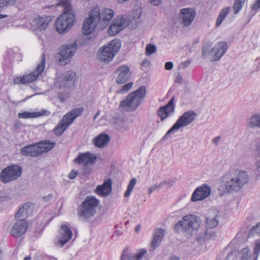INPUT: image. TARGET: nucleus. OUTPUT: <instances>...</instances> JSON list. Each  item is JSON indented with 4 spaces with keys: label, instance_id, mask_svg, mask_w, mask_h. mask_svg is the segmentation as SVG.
Listing matches in <instances>:
<instances>
[{
    "label": "nucleus",
    "instance_id": "1",
    "mask_svg": "<svg viewBox=\"0 0 260 260\" xmlns=\"http://www.w3.org/2000/svg\"><path fill=\"white\" fill-rule=\"evenodd\" d=\"M114 16V11L109 8L101 10L95 7L90 12L89 17L85 19L82 26V31L84 35L90 34L96 27L100 29L106 28Z\"/></svg>",
    "mask_w": 260,
    "mask_h": 260
},
{
    "label": "nucleus",
    "instance_id": "2",
    "mask_svg": "<svg viewBox=\"0 0 260 260\" xmlns=\"http://www.w3.org/2000/svg\"><path fill=\"white\" fill-rule=\"evenodd\" d=\"M71 0H61L58 3L63 8V13L57 18L55 23L59 34L66 33L73 26L75 21V12L71 4Z\"/></svg>",
    "mask_w": 260,
    "mask_h": 260
},
{
    "label": "nucleus",
    "instance_id": "3",
    "mask_svg": "<svg viewBox=\"0 0 260 260\" xmlns=\"http://www.w3.org/2000/svg\"><path fill=\"white\" fill-rule=\"evenodd\" d=\"M249 180L247 172L237 170L234 173L225 175L223 177V184L228 192H238Z\"/></svg>",
    "mask_w": 260,
    "mask_h": 260
},
{
    "label": "nucleus",
    "instance_id": "4",
    "mask_svg": "<svg viewBox=\"0 0 260 260\" xmlns=\"http://www.w3.org/2000/svg\"><path fill=\"white\" fill-rule=\"evenodd\" d=\"M146 94L145 87H140L136 91L128 94L126 99L121 102L120 107L128 112L135 111L143 102Z\"/></svg>",
    "mask_w": 260,
    "mask_h": 260
},
{
    "label": "nucleus",
    "instance_id": "5",
    "mask_svg": "<svg viewBox=\"0 0 260 260\" xmlns=\"http://www.w3.org/2000/svg\"><path fill=\"white\" fill-rule=\"evenodd\" d=\"M146 94L145 87H140L136 91L128 94L126 99L121 102L120 107L128 112L135 111L143 102Z\"/></svg>",
    "mask_w": 260,
    "mask_h": 260
},
{
    "label": "nucleus",
    "instance_id": "6",
    "mask_svg": "<svg viewBox=\"0 0 260 260\" xmlns=\"http://www.w3.org/2000/svg\"><path fill=\"white\" fill-rule=\"evenodd\" d=\"M228 50V45L225 42H218L212 47L210 43L205 44L202 48V57L209 59L211 61L219 60Z\"/></svg>",
    "mask_w": 260,
    "mask_h": 260
},
{
    "label": "nucleus",
    "instance_id": "7",
    "mask_svg": "<svg viewBox=\"0 0 260 260\" xmlns=\"http://www.w3.org/2000/svg\"><path fill=\"white\" fill-rule=\"evenodd\" d=\"M201 223L200 217L189 214L183 216L182 219L178 221L174 226V231L179 232L180 231L191 235L199 228Z\"/></svg>",
    "mask_w": 260,
    "mask_h": 260
},
{
    "label": "nucleus",
    "instance_id": "8",
    "mask_svg": "<svg viewBox=\"0 0 260 260\" xmlns=\"http://www.w3.org/2000/svg\"><path fill=\"white\" fill-rule=\"evenodd\" d=\"M100 203V200L95 197L87 196L79 207L78 216L86 220H89L95 215Z\"/></svg>",
    "mask_w": 260,
    "mask_h": 260
},
{
    "label": "nucleus",
    "instance_id": "9",
    "mask_svg": "<svg viewBox=\"0 0 260 260\" xmlns=\"http://www.w3.org/2000/svg\"><path fill=\"white\" fill-rule=\"evenodd\" d=\"M84 108L82 107L76 108L67 113L54 128V134L56 135L60 136L74 122L75 119L82 114Z\"/></svg>",
    "mask_w": 260,
    "mask_h": 260
},
{
    "label": "nucleus",
    "instance_id": "10",
    "mask_svg": "<svg viewBox=\"0 0 260 260\" xmlns=\"http://www.w3.org/2000/svg\"><path fill=\"white\" fill-rule=\"evenodd\" d=\"M197 114L192 110L185 112L178 119L177 121L173 125L171 128L167 132L162 140L165 141L170 139L169 136L174 131H177L182 127H184L191 123L195 119Z\"/></svg>",
    "mask_w": 260,
    "mask_h": 260
},
{
    "label": "nucleus",
    "instance_id": "11",
    "mask_svg": "<svg viewBox=\"0 0 260 260\" xmlns=\"http://www.w3.org/2000/svg\"><path fill=\"white\" fill-rule=\"evenodd\" d=\"M46 64V57L44 53L41 55L40 62L37 66L36 69L29 74H25L21 77H16L14 79L15 84H26L31 82L41 75L43 72Z\"/></svg>",
    "mask_w": 260,
    "mask_h": 260
},
{
    "label": "nucleus",
    "instance_id": "12",
    "mask_svg": "<svg viewBox=\"0 0 260 260\" xmlns=\"http://www.w3.org/2000/svg\"><path fill=\"white\" fill-rule=\"evenodd\" d=\"M121 47V43L118 40L112 41L107 46H104L101 49L98 53L99 58L104 62L111 61L115 56V54L119 51Z\"/></svg>",
    "mask_w": 260,
    "mask_h": 260
},
{
    "label": "nucleus",
    "instance_id": "13",
    "mask_svg": "<svg viewBox=\"0 0 260 260\" xmlns=\"http://www.w3.org/2000/svg\"><path fill=\"white\" fill-rule=\"evenodd\" d=\"M22 173V168L18 165H11L2 170L0 179L7 183L17 179Z\"/></svg>",
    "mask_w": 260,
    "mask_h": 260
},
{
    "label": "nucleus",
    "instance_id": "14",
    "mask_svg": "<svg viewBox=\"0 0 260 260\" xmlns=\"http://www.w3.org/2000/svg\"><path fill=\"white\" fill-rule=\"evenodd\" d=\"M196 15L194 9L186 8L180 9L178 13V19L182 26H189L194 21Z\"/></svg>",
    "mask_w": 260,
    "mask_h": 260
},
{
    "label": "nucleus",
    "instance_id": "15",
    "mask_svg": "<svg viewBox=\"0 0 260 260\" xmlns=\"http://www.w3.org/2000/svg\"><path fill=\"white\" fill-rule=\"evenodd\" d=\"M149 255L147 251L141 248L136 252H131L124 249L121 255V260H148Z\"/></svg>",
    "mask_w": 260,
    "mask_h": 260
},
{
    "label": "nucleus",
    "instance_id": "16",
    "mask_svg": "<svg viewBox=\"0 0 260 260\" xmlns=\"http://www.w3.org/2000/svg\"><path fill=\"white\" fill-rule=\"evenodd\" d=\"M51 20V17L49 16H37L30 22L31 28L33 30H44L47 27Z\"/></svg>",
    "mask_w": 260,
    "mask_h": 260
},
{
    "label": "nucleus",
    "instance_id": "17",
    "mask_svg": "<svg viewBox=\"0 0 260 260\" xmlns=\"http://www.w3.org/2000/svg\"><path fill=\"white\" fill-rule=\"evenodd\" d=\"M28 229V223L24 219H17L12 226L10 233L15 238H19L24 235Z\"/></svg>",
    "mask_w": 260,
    "mask_h": 260
},
{
    "label": "nucleus",
    "instance_id": "18",
    "mask_svg": "<svg viewBox=\"0 0 260 260\" xmlns=\"http://www.w3.org/2000/svg\"><path fill=\"white\" fill-rule=\"evenodd\" d=\"M76 49V42L61 46L59 52L61 58H59V61L61 62L62 60L70 59L74 55Z\"/></svg>",
    "mask_w": 260,
    "mask_h": 260
},
{
    "label": "nucleus",
    "instance_id": "19",
    "mask_svg": "<svg viewBox=\"0 0 260 260\" xmlns=\"http://www.w3.org/2000/svg\"><path fill=\"white\" fill-rule=\"evenodd\" d=\"M96 158V156L90 152L79 153L77 157L74 160V162L79 165L87 166L93 165Z\"/></svg>",
    "mask_w": 260,
    "mask_h": 260
},
{
    "label": "nucleus",
    "instance_id": "20",
    "mask_svg": "<svg viewBox=\"0 0 260 260\" xmlns=\"http://www.w3.org/2000/svg\"><path fill=\"white\" fill-rule=\"evenodd\" d=\"M211 188L207 185H204L197 188L193 192L191 197L192 201L202 200L208 197L211 193Z\"/></svg>",
    "mask_w": 260,
    "mask_h": 260
},
{
    "label": "nucleus",
    "instance_id": "21",
    "mask_svg": "<svg viewBox=\"0 0 260 260\" xmlns=\"http://www.w3.org/2000/svg\"><path fill=\"white\" fill-rule=\"evenodd\" d=\"M126 25L125 20L121 17H117L114 19L108 28V34L114 36L122 30Z\"/></svg>",
    "mask_w": 260,
    "mask_h": 260
},
{
    "label": "nucleus",
    "instance_id": "22",
    "mask_svg": "<svg viewBox=\"0 0 260 260\" xmlns=\"http://www.w3.org/2000/svg\"><path fill=\"white\" fill-rule=\"evenodd\" d=\"M116 72L118 74L116 79V83L119 84H124L129 80L131 73L129 68L126 66H119L116 70Z\"/></svg>",
    "mask_w": 260,
    "mask_h": 260
},
{
    "label": "nucleus",
    "instance_id": "23",
    "mask_svg": "<svg viewBox=\"0 0 260 260\" xmlns=\"http://www.w3.org/2000/svg\"><path fill=\"white\" fill-rule=\"evenodd\" d=\"M112 184V180L110 178H107L104 181L102 185L96 186L95 192L100 197H107L111 192Z\"/></svg>",
    "mask_w": 260,
    "mask_h": 260
},
{
    "label": "nucleus",
    "instance_id": "24",
    "mask_svg": "<svg viewBox=\"0 0 260 260\" xmlns=\"http://www.w3.org/2000/svg\"><path fill=\"white\" fill-rule=\"evenodd\" d=\"M20 152L22 155L25 156L36 157L41 155L37 143L22 147Z\"/></svg>",
    "mask_w": 260,
    "mask_h": 260
},
{
    "label": "nucleus",
    "instance_id": "25",
    "mask_svg": "<svg viewBox=\"0 0 260 260\" xmlns=\"http://www.w3.org/2000/svg\"><path fill=\"white\" fill-rule=\"evenodd\" d=\"M76 79V73L72 71H69L63 75L62 81H59L60 87L71 88L74 84Z\"/></svg>",
    "mask_w": 260,
    "mask_h": 260
},
{
    "label": "nucleus",
    "instance_id": "26",
    "mask_svg": "<svg viewBox=\"0 0 260 260\" xmlns=\"http://www.w3.org/2000/svg\"><path fill=\"white\" fill-rule=\"evenodd\" d=\"M174 100L175 98L173 96L165 106L160 107L158 110L157 113L162 121L170 115L172 112H174L175 109Z\"/></svg>",
    "mask_w": 260,
    "mask_h": 260
},
{
    "label": "nucleus",
    "instance_id": "27",
    "mask_svg": "<svg viewBox=\"0 0 260 260\" xmlns=\"http://www.w3.org/2000/svg\"><path fill=\"white\" fill-rule=\"evenodd\" d=\"M72 236V232L71 230L66 225H62L59 230L58 237V241L61 246H63L67 243L71 239Z\"/></svg>",
    "mask_w": 260,
    "mask_h": 260
},
{
    "label": "nucleus",
    "instance_id": "28",
    "mask_svg": "<svg viewBox=\"0 0 260 260\" xmlns=\"http://www.w3.org/2000/svg\"><path fill=\"white\" fill-rule=\"evenodd\" d=\"M50 114V112L46 110H41L38 112H29L24 111L23 112L19 113L18 116L21 119L35 118L43 116H48Z\"/></svg>",
    "mask_w": 260,
    "mask_h": 260
},
{
    "label": "nucleus",
    "instance_id": "29",
    "mask_svg": "<svg viewBox=\"0 0 260 260\" xmlns=\"http://www.w3.org/2000/svg\"><path fill=\"white\" fill-rule=\"evenodd\" d=\"M221 214L215 211H210L208 213V216L207 217L206 223L209 228H214L217 226L219 223V220Z\"/></svg>",
    "mask_w": 260,
    "mask_h": 260
},
{
    "label": "nucleus",
    "instance_id": "30",
    "mask_svg": "<svg viewBox=\"0 0 260 260\" xmlns=\"http://www.w3.org/2000/svg\"><path fill=\"white\" fill-rule=\"evenodd\" d=\"M110 140V138L108 135L101 133L93 138L92 142L95 146L102 148L108 144Z\"/></svg>",
    "mask_w": 260,
    "mask_h": 260
},
{
    "label": "nucleus",
    "instance_id": "31",
    "mask_svg": "<svg viewBox=\"0 0 260 260\" xmlns=\"http://www.w3.org/2000/svg\"><path fill=\"white\" fill-rule=\"evenodd\" d=\"M39 150L40 151V155L47 152L54 148L55 146V143L49 140H44L37 143Z\"/></svg>",
    "mask_w": 260,
    "mask_h": 260
},
{
    "label": "nucleus",
    "instance_id": "32",
    "mask_svg": "<svg viewBox=\"0 0 260 260\" xmlns=\"http://www.w3.org/2000/svg\"><path fill=\"white\" fill-rule=\"evenodd\" d=\"M165 231L162 229H157L153 234V238L151 242V248L155 249L164 238Z\"/></svg>",
    "mask_w": 260,
    "mask_h": 260
},
{
    "label": "nucleus",
    "instance_id": "33",
    "mask_svg": "<svg viewBox=\"0 0 260 260\" xmlns=\"http://www.w3.org/2000/svg\"><path fill=\"white\" fill-rule=\"evenodd\" d=\"M247 123L251 128H260V113L252 114L247 120Z\"/></svg>",
    "mask_w": 260,
    "mask_h": 260
},
{
    "label": "nucleus",
    "instance_id": "34",
    "mask_svg": "<svg viewBox=\"0 0 260 260\" xmlns=\"http://www.w3.org/2000/svg\"><path fill=\"white\" fill-rule=\"evenodd\" d=\"M230 11L229 7H226L223 9L219 14L218 17L216 21V25L219 26L223 20L224 19L226 16L228 14Z\"/></svg>",
    "mask_w": 260,
    "mask_h": 260
},
{
    "label": "nucleus",
    "instance_id": "35",
    "mask_svg": "<svg viewBox=\"0 0 260 260\" xmlns=\"http://www.w3.org/2000/svg\"><path fill=\"white\" fill-rule=\"evenodd\" d=\"M240 254L242 260H251L253 258L251 254L250 253V250L248 247H245L242 249Z\"/></svg>",
    "mask_w": 260,
    "mask_h": 260
},
{
    "label": "nucleus",
    "instance_id": "36",
    "mask_svg": "<svg viewBox=\"0 0 260 260\" xmlns=\"http://www.w3.org/2000/svg\"><path fill=\"white\" fill-rule=\"evenodd\" d=\"M136 183H137L136 178H133L132 179H131V180L128 183L127 188L124 194V196L125 198H128L129 197V196L131 194V192L133 191L134 187L136 185Z\"/></svg>",
    "mask_w": 260,
    "mask_h": 260
},
{
    "label": "nucleus",
    "instance_id": "37",
    "mask_svg": "<svg viewBox=\"0 0 260 260\" xmlns=\"http://www.w3.org/2000/svg\"><path fill=\"white\" fill-rule=\"evenodd\" d=\"M245 0H235L233 6L234 14H237L244 5Z\"/></svg>",
    "mask_w": 260,
    "mask_h": 260
},
{
    "label": "nucleus",
    "instance_id": "38",
    "mask_svg": "<svg viewBox=\"0 0 260 260\" xmlns=\"http://www.w3.org/2000/svg\"><path fill=\"white\" fill-rule=\"evenodd\" d=\"M22 206L24 212L28 216L31 214L34 208V204L31 202H27L25 203Z\"/></svg>",
    "mask_w": 260,
    "mask_h": 260
},
{
    "label": "nucleus",
    "instance_id": "39",
    "mask_svg": "<svg viewBox=\"0 0 260 260\" xmlns=\"http://www.w3.org/2000/svg\"><path fill=\"white\" fill-rule=\"evenodd\" d=\"M260 252V240H256L254 247V256L251 260H257Z\"/></svg>",
    "mask_w": 260,
    "mask_h": 260
},
{
    "label": "nucleus",
    "instance_id": "40",
    "mask_svg": "<svg viewBox=\"0 0 260 260\" xmlns=\"http://www.w3.org/2000/svg\"><path fill=\"white\" fill-rule=\"evenodd\" d=\"M16 0H0V9L14 5Z\"/></svg>",
    "mask_w": 260,
    "mask_h": 260
},
{
    "label": "nucleus",
    "instance_id": "41",
    "mask_svg": "<svg viewBox=\"0 0 260 260\" xmlns=\"http://www.w3.org/2000/svg\"><path fill=\"white\" fill-rule=\"evenodd\" d=\"M28 215L25 213L24 210H23V206H22L17 212L15 214V218L17 219H22L25 220V218H26Z\"/></svg>",
    "mask_w": 260,
    "mask_h": 260
},
{
    "label": "nucleus",
    "instance_id": "42",
    "mask_svg": "<svg viewBox=\"0 0 260 260\" xmlns=\"http://www.w3.org/2000/svg\"><path fill=\"white\" fill-rule=\"evenodd\" d=\"M166 184V182H161L160 183H156L150 187L148 189V193L151 194L153 191L159 189L164 186Z\"/></svg>",
    "mask_w": 260,
    "mask_h": 260
},
{
    "label": "nucleus",
    "instance_id": "43",
    "mask_svg": "<svg viewBox=\"0 0 260 260\" xmlns=\"http://www.w3.org/2000/svg\"><path fill=\"white\" fill-rule=\"evenodd\" d=\"M156 51V47L154 45L149 44L146 47V54L150 55Z\"/></svg>",
    "mask_w": 260,
    "mask_h": 260
},
{
    "label": "nucleus",
    "instance_id": "44",
    "mask_svg": "<svg viewBox=\"0 0 260 260\" xmlns=\"http://www.w3.org/2000/svg\"><path fill=\"white\" fill-rule=\"evenodd\" d=\"M250 232L253 235L257 234L258 235H260V222L251 228Z\"/></svg>",
    "mask_w": 260,
    "mask_h": 260
},
{
    "label": "nucleus",
    "instance_id": "45",
    "mask_svg": "<svg viewBox=\"0 0 260 260\" xmlns=\"http://www.w3.org/2000/svg\"><path fill=\"white\" fill-rule=\"evenodd\" d=\"M133 85V82H130L125 84L119 92L121 93H122L124 92H127V91H128L129 90H130L132 88Z\"/></svg>",
    "mask_w": 260,
    "mask_h": 260
},
{
    "label": "nucleus",
    "instance_id": "46",
    "mask_svg": "<svg viewBox=\"0 0 260 260\" xmlns=\"http://www.w3.org/2000/svg\"><path fill=\"white\" fill-rule=\"evenodd\" d=\"M206 237L207 238L214 239L216 237V235L214 231L208 230L206 232Z\"/></svg>",
    "mask_w": 260,
    "mask_h": 260
},
{
    "label": "nucleus",
    "instance_id": "47",
    "mask_svg": "<svg viewBox=\"0 0 260 260\" xmlns=\"http://www.w3.org/2000/svg\"><path fill=\"white\" fill-rule=\"evenodd\" d=\"M69 97V94L67 93H59L58 94V99L61 102H65Z\"/></svg>",
    "mask_w": 260,
    "mask_h": 260
},
{
    "label": "nucleus",
    "instance_id": "48",
    "mask_svg": "<svg viewBox=\"0 0 260 260\" xmlns=\"http://www.w3.org/2000/svg\"><path fill=\"white\" fill-rule=\"evenodd\" d=\"M162 182H166L165 185L167 186V187L172 186L176 182V179H169L167 180H164Z\"/></svg>",
    "mask_w": 260,
    "mask_h": 260
},
{
    "label": "nucleus",
    "instance_id": "49",
    "mask_svg": "<svg viewBox=\"0 0 260 260\" xmlns=\"http://www.w3.org/2000/svg\"><path fill=\"white\" fill-rule=\"evenodd\" d=\"M77 174V171L73 170L68 175V178L71 180L74 179L76 177Z\"/></svg>",
    "mask_w": 260,
    "mask_h": 260
},
{
    "label": "nucleus",
    "instance_id": "50",
    "mask_svg": "<svg viewBox=\"0 0 260 260\" xmlns=\"http://www.w3.org/2000/svg\"><path fill=\"white\" fill-rule=\"evenodd\" d=\"M173 63L171 61H168L165 64V69L167 70H171L173 68Z\"/></svg>",
    "mask_w": 260,
    "mask_h": 260
},
{
    "label": "nucleus",
    "instance_id": "51",
    "mask_svg": "<svg viewBox=\"0 0 260 260\" xmlns=\"http://www.w3.org/2000/svg\"><path fill=\"white\" fill-rule=\"evenodd\" d=\"M260 8V0H257L252 7L253 10H256Z\"/></svg>",
    "mask_w": 260,
    "mask_h": 260
},
{
    "label": "nucleus",
    "instance_id": "52",
    "mask_svg": "<svg viewBox=\"0 0 260 260\" xmlns=\"http://www.w3.org/2000/svg\"><path fill=\"white\" fill-rule=\"evenodd\" d=\"M190 63V61L189 60H186L184 62H182L180 64V66L182 68H185L188 67Z\"/></svg>",
    "mask_w": 260,
    "mask_h": 260
},
{
    "label": "nucleus",
    "instance_id": "53",
    "mask_svg": "<svg viewBox=\"0 0 260 260\" xmlns=\"http://www.w3.org/2000/svg\"><path fill=\"white\" fill-rule=\"evenodd\" d=\"M149 1L151 4L154 6H158L162 2V0H149Z\"/></svg>",
    "mask_w": 260,
    "mask_h": 260
},
{
    "label": "nucleus",
    "instance_id": "54",
    "mask_svg": "<svg viewBox=\"0 0 260 260\" xmlns=\"http://www.w3.org/2000/svg\"><path fill=\"white\" fill-rule=\"evenodd\" d=\"M220 139H221L220 136L216 137L212 140V143L215 144L216 145H218V143L220 141Z\"/></svg>",
    "mask_w": 260,
    "mask_h": 260
},
{
    "label": "nucleus",
    "instance_id": "55",
    "mask_svg": "<svg viewBox=\"0 0 260 260\" xmlns=\"http://www.w3.org/2000/svg\"><path fill=\"white\" fill-rule=\"evenodd\" d=\"M52 198V194H49L48 195H47V196L46 197H44L43 198V200L45 202H47L48 201H49V200H50L51 198Z\"/></svg>",
    "mask_w": 260,
    "mask_h": 260
},
{
    "label": "nucleus",
    "instance_id": "56",
    "mask_svg": "<svg viewBox=\"0 0 260 260\" xmlns=\"http://www.w3.org/2000/svg\"><path fill=\"white\" fill-rule=\"evenodd\" d=\"M182 77L180 75H178L176 77L175 81L176 83H180L182 82Z\"/></svg>",
    "mask_w": 260,
    "mask_h": 260
},
{
    "label": "nucleus",
    "instance_id": "57",
    "mask_svg": "<svg viewBox=\"0 0 260 260\" xmlns=\"http://www.w3.org/2000/svg\"><path fill=\"white\" fill-rule=\"evenodd\" d=\"M167 260H180V258L177 256H172Z\"/></svg>",
    "mask_w": 260,
    "mask_h": 260
},
{
    "label": "nucleus",
    "instance_id": "58",
    "mask_svg": "<svg viewBox=\"0 0 260 260\" xmlns=\"http://www.w3.org/2000/svg\"><path fill=\"white\" fill-rule=\"evenodd\" d=\"M257 152L260 157V143L258 144L257 148Z\"/></svg>",
    "mask_w": 260,
    "mask_h": 260
},
{
    "label": "nucleus",
    "instance_id": "59",
    "mask_svg": "<svg viewBox=\"0 0 260 260\" xmlns=\"http://www.w3.org/2000/svg\"><path fill=\"white\" fill-rule=\"evenodd\" d=\"M7 17V15L1 14H0V19L4 18H6Z\"/></svg>",
    "mask_w": 260,
    "mask_h": 260
},
{
    "label": "nucleus",
    "instance_id": "60",
    "mask_svg": "<svg viewBox=\"0 0 260 260\" xmlns=\"http://www.w3.org/2000/svg\"><path fill=\"white\" fill-rule=\"evenodd\" d=\"M140 229V225H137L136 226V228H135V231L138 232L139 231Z\"/></svg>",
    "mask_w": 260,
    "mask_h": 260
},
{
    "label": "nucleus",
    "instance_id": "61",
    "mask_svg": "<svg viewBox=\"0 0 260 260\" xmlns=\"http://www.w3.org/2000/svg\"><path fill=\"white\" fill-rule=\"evenodd\" d=\"M23 260H31V257L30 256H26L24 257Z\"/></svg>",
    "mask_w": 260,
    "mask_h": 260
},
{
    "label": "nucleus",
    "instance_id": "62",
    "mask_svg": "<svg viewBox=\"0 0 260 260\" xmlns=\"http://www.w3.org/2000/svg\"><path fill=\"white\" fill-rule=\"evenodd\" d=\"M2 253V250L0 249V260H2L1 258Z\"/></svg>",
    "mask_w": 260,
    "mask_h": 260
},
{
    "label": "nucleus",
    "instance_id": "63",
    "mask_svg": "<svg viewBox=\"0 0 260 260\" xmlns=\"http://www.w3.org/2000/svg\"><path fill=\"white\" fill-rule=\"evenodd\" d=\"M98 114H96V115L94 116V118H95L96 116H98Z\"/></svg>",
    "mask_w": 260,
    "mask_h": 260
}]
</instances>
